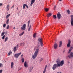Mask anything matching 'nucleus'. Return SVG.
Returning <instances> with one entry per match:
<instances>
[{
    "label": "nucleus",
    "instance_id": "obj_1",
    "mask_svg": "<svg viewBox=\"0 0 73 73\" xmlns=\"http://www.w3.org/2000/svg\"><path fill=\"white\" fill-rule=\"evenodd\" d=\"M39 46H38L37 48H38L36 50L34 54L32 56V58L33 59H35L37 57L38 55V51L39 50V49H39Z\"/></svg>",
    "mask_w": 73,
    "mask_h": 73
},
{
    "label": "nucleus",
    "instance_id": "obj_2",
    "mask_svg": "<svg viewBox=\"0 0 73 73\" xmlns=\"http://www.w3.org/2000/svg\"><path fill=\"white\" fill-rule=\"evenodd\" d=\"M20 54H21V52L18 53L17 54H15L14 55V57H15L16 58H17Z\"/></svg>",
    "mask_w": 73,
    "mask_h": 73
},
{
    "label": "nucleus",
    "instance_id": "obj_3",
    "mask_svg": "<svg viewBox=\"0 0 73 73\" xmlns=\"http://www.w3.org/2000/svg\"><path fill=\"white\" fill-rule=\"evenodd\" d=\"M21 30H25L26 29V24H24L22 26V27H21Z\"/></svg>",
    "mask_w": 73,
    "mask_h": 73
},
{
    "label": "nucleus",
    "instance_id": "obj_4",
    "mask_svg": "<svg viewBox=\"0 0 73 73\" xmlns=\"http://www.w3.org/2000/svg\"><path fill=\"white\" fill-rule=\"evenodd\" d=\"M58 65L56 64H55L53 65L52 68L53 70H55V69H56V68L58 67Z\"/></svg>",
    "mask_w": 73,
    "mask_h": 73
},
{
    "label": "nucleus",
    "instance_id": "obj_5",
    "mask_svg": "<svg viewBox=\"0 0 73 73\" xmlns=\"http://www.w3.org/2000/svg\"><path fill=\"white\" fill-rule=\"evenodd\" d=\"M38 41H39V42H40V45L41 46H43V43L42 42V38H39L38 39Z\"/></svg>",
    "mask_w": 73,
    "mask_h": 73
},
{
    "label": "nucleus",
    "instance_id": "obj_6",
    "mask_svg": "<svg viewBox=\"0 0 73 73\" xmlns=\"http://www.w3.org/2000/svg\"><path fill=\"white\" fill-rule=\"evenodd\" d=\"M57 17L58 19V20L60 19H61V17H62V16H61V15L60 14V12H58V13H57Z\"/></svg>",
    "mask_w": 73,
    "mask_h": 73
},
{
    "label": "nucleus",
    "instance_id": "obj_7",
    "mask_svg": "<svg viewBox=\"0 0 73 73\" xmlns=\"http://www.w3.org/2000/svg\"><path fill=\"white\" fill-rule=\"evenodd\" d=\"M56 62L57 65H58V66H60V59H58L57 60Z\"/></svg>",
    "mask_w": 73,
    "mask_h": 73
},
{
    "label": "nucleus",
    "instance_id": "obj_8",
    "mask_svg": "<svg viewBox=\"0 0 73 73\" xmlns=\"http://www.w3.org/2000/svg\"><path fill=\"white\" fill-rule=\"evenodd\" d=\"M71 17V24L72 26L73 25V15H71L70 16Z\"/></svg>",
    "mask_w": 73,
    "mask_h": 73
},
{
    "label": "nucleus",
    "instance_id": "obj_9",
    "mask_svg": "<svg viewBox=\"0 0 73 73\" xmlns=\"http://www.w3.org/2000/svg\"><path fill=\"white\" fill-rule=\"evenodd\" d=\"M68 57L69 58H70L71 57H73V52H71L70 53V54L68 56Z\"/></svg>",
    "mask_w": 73,
    "mask_h": 73
},
{
    "label": "nucleus",
    "instance_id": "obj_10",
    "mask_svg": "<svg viewBox=\"0 0 73 73\" xmlns=\"http://www.w3.org/2000/svg\"><path fill=\"white\" fill-rule=\"evenodd\" d=\"M47 68V65H46L44 66V68L43 72V73H45L46 71V68Z\"/></svg>",
    "mask_w": 73,
    "mask_h": 73
},
{
    "label": "nucleus",
    "instance_id": "obj_11",
    "mask_svg": "<svg viewBox=\"0 0 73 73\" xmlns=\"http://www.w3.org/2000/svg\"><path fill=\"white\" fill-rule=\"evenodd\" d=\"M70 42H71L70 40H69L68 44H67V47L69 48V47L70 46Z\"/></svg>",
    "mask_w": 73,
    "mask_h": 73
},
{
    "label": "nucleus",
    "instance_id": "obj_12",
    "mask_svg": "<svg viewBox=\"0 0 73 73\" xmlns=\"http://www.w3.org/2000/svg\"><path fill=\"white\" fill-rule=\"evenodd\" d=\"M64 64V60H62V61L60 62V66H62Z\"/></svg>",
    "mask_w": 73,
    "mask_h": 73
},
{
    "label": "nucleus",
    "instance_id": "obj_13",
    "mask_svg": "<svg viewBox=\"0 0 73 73\" xmlns=\"http://www.w3.org/2000/svg\"><path fill=\"white\" fill-rule=\"evenodd\" d=\"M57 44L55 43L54 44V49H57Z\"/></svg>",
    "mask_w": 73,
    "mask_h": 73
},
{
    "label": "nucleus",
    "instance_id": "obj_14",
    "mask_svg": "<svg viewBox=\"0 0 73 73\" xmlns=\"http://www.w3.org/2000/svg\"><path fill=\"white\" fill-rule=\"evenodd\" d=\"M24 66L25 68H28V64H27V62L25 61V62L24 63Z\"/></svg>",
    "mask_w": 73,
    "mask_h": 73
},
{
    "label": "nucleus",
    "instance_id": "obj_15",
    "mask_svg": "<svg viewBox=\"0 0 73 73\" xmlns=\"http://www.w3.org/2000/svg\"><path fill=\"white\" fill-rule=\"evenodd\" d=\"M31 2L30 4L31 6H32V4L35 2V0H31Z\"/></svg>",
    "mask_w": 73,
    "mask_h": 73
},
{
    "label": "nucleus",
    "instance_id": "obj_16",
    "mask_svg": "<svg viewBox=\"0 0 73 73\" xmlns=\"http://www.w3.org/2000/svg\"><path fill=\"white\" fill-rule=\"evenodd\" d=\"M73 49V47H71L70 48V49L68 51V54H69L71 52V51H72V50Z\"/></svg>",
    "mask_w": 73,
    "mask_h": 73
},
{
    "label": "nucleus",
    "instance_id": "obj_17",
    "mask_svg": "<svg viewBox=\"0 0 73 73\" xmlns=\"http://www.w3.org/2000/svg\"><path fill=\"white\" fill-rule=\"evenodd\" d=\"M52 16V13H49L47 15V16L48 17H50L51 16Z\"/></svg>",
    "mask_w": 73,
    "mask_h": 73
},
{
    "label": "nucleus",
    "instance_id": "obj_18",
    "mask_svg": "<svg viewBox=\"0 0 73 73\" xmlns=\"http://www.w3.org/2000/svg\"><path fill=\"white\" fill-rule=\"evenodd\" d=\"M62 41H60L59 42V47H61L62 46Z\"/></svg>",
    "mask_w": 73,
    "mask_h": 73
},
{
    "label": "nucleus",
    "instance_id": "obj_19",
    "mask_svg": "<svg viewBox=\"0 0 73 73\" xmlns=\"http://www.w3.org/2000/svg\"><path fill=\"white\" fill-rule=\"evenodd\" d=\"M14 65V63L13 62H12L11 63V68H13V65Z\"/></svg>",
    "mask_w": 73,
    "mask_h": 73
},
{
    "label": "nucleus",
    "instance_id": "obj_20",
    "mask_svg": "<svg viewBox=\"0 0 73 73\" xmlns=\"http://www.w3.org/2000/svg\"><path fill=\"white\" fill-rule=\"evenodd\" d=\"M33 67H31L29 69V72H31L32 70L33 69Z\"/></svg>",
    "mask_w": 73,
    "mask_h": 73
},
{
    "label": "nucleus",
    "instance_id": "obj_21",
    "mask_svg": "<svg viewBox=\"0 0 73 73\" xmlns=\"http://www.w3.org/2000/svg\"><path fill=\"white\" fill-rule=\"evenodd\" d=\"M13 51L15 52L16 51V50H17V47H16V46H15L13 48Z\"/></svg>",
    "mask_w": 73,
    "mask_h": 73
},
{
    "label": "nucleus",
    "instance_id": "obj_22",
    "mask_svg": "<svg viewBox=\"0 0 73 73\" xmlns=\"http://www.w3.org/2000/svg\"><path fill=\"white\" fill-rule=\"evenodd\" d=\"M6 8L7 9V11H9V5H7Z\"/></svg>",
    "mask_w": 73,
    "mask_h": 73
},
{
    "label": "nucleus",
    "instance_id": "obj_23",
    "mask_svg": "<svg viewBox=\"0 0 73 73\" xmlns=\"http://www.w3.org/2000/svg\"><path fill=\"white\" fill-rule=\"evenodd\" d=\"M12 54V51L10 50V51L9 52V53H8V56H10L11 54Z\"/></svg>",
    "mask_w": 73,
    "mask_h": 73
},
{
    "label": "nucleus",
    "instance_id": "obj_24",
    "mask_svg": "<svg viewBox=\"0 0 73 73\" xmlns=\"http://www.w3.org/2000/svg\"><path fill=\"white\" fill-rule=\"evenodd\" d=\"M53 18L54 19H57V16L55 15H53Z\"/></svg>",
    "mask_w": 73,
    "mask_h": 73
},
{
    "label": "nucleus",
    "instance_id": "obj_25",
    "mask_svg": "<svg viewBox=\"0 0 73 73\" xmlns=\"http://www.w3.org/2000/svg\"><path fill=\"white\" fill-rule=\"evenodd\" d=\"M37 34L36 33H34V34H33V36L34 38H36V35Z\"/></svg>",
    "mask_w": 73,
    "mask_h": 73
},
{
    "label": "nucleus",
    "instance_id": "obj_26",
    "mask_svg": "<svg viewBox=\"0 0 73 73\" xmlns=\"http://www.w3.org/2000/svg\"><path fill=\"white\" fill-rule=\"evenodd\" d=\"M24 32H23L22 33L19 34V36H22V35H24Z\"/></svg>",
    "mask_w": 73,
    "mask_h": 73
},
{
    "label": "nucleus",
    "instance_id": "obj_27",
    "mask_svg": "<svg viewBox=\"0 0 73 73\" xmlns=\"http://www.w3.org/2000/svg\"><path fill=\"white\" fill-rule=\"evenodd\" d=\"M67 13H68V14H70V11H69V10H67Z\"/></svg>",
    "mask_w": 73,
    "mask_h": 73
},
{
    "label": "nucleus",
    "instance_id": "obj_28",
    "mask_svg": "<svg viewBox=\"0 0 73 73\" xmlns=\"http://www.w3.org/2000/svg\"><path fill=\"white\" fill-rule=\"evenodd\" d=\"M4 34H5V32H2L1 35V36H3Z\"/></svg>",
    "mask_w": 73,
    "mask_h": 73
},
{
    "label": "nucleus",
    "instance_id": "obj_29",
    "mask_svg": "<svg viewBox=\"0 0 73 73\" xmlns=\"http://www.w3.org/2000/svg\"><path fill=\"white\" fill-rule=\"evenodd\" d=\"M21 60L22 61V62L23 63L24 62V59L23 58H22L21 59Z\"/></svg>",
    "mask_w": 73,
    "mask_h": 73
},
{
    "label": "nucleus",
    "instance_id": "obj_30",
    "mask_svg": "<svg viewBox=\"0 0 73 73\" xmlns=\"http://www.w3.org/2000/svg\"><path fill=\"white\" fill-rule=\"evenodd\" d=\"M49 9H48V8H46L45 9V11L46 12H48V11H49Z\"/></svg>",
    "mask_w": 73,
    "mask_h": 73
},
{
    "label": "nucleus",
    "instance_id": "obj_31",
    "mask_svg": "<svg viewBox=\"0 0 73 73\" xmlns=\"http://www.w3.org/2000/svg\"><path fill=\"white\" fill-rule=\"evenodd\" d=\"M9 16H10V14H9L6 16V19H7V18H8V17H9Z\"/></svg>",
    "mask_w": 73,
    "mask_h": 73
},
{
    "label": "nucleus",
    "instance_id": "obj_32",
    "mask_svg": "<svg viewBox=\"0 0 73 73\" xmlns=\"http://www.w3.org/2000/svg\"><path fill=\"white\" fill-rule=\"evenodd\" d=\"M25 6H26L25 4H23V9H25Z\"/></svg>",
    "mask_w": 73,
    "mask_h": 73
},
{
    "label": "nucleus",
    "instance_id": "obj_33",
    "mask_svg": "<svg viewBox=\"0 0 73 73\" xmlns=\"http://www.w3.org/2000/svg\"><path fill=\"white\" fill-rule=\"evenodd\" d=\"M7 40H8V37H6L5 38V42H6Z\"/></svg>",
    "mask_w": 73,
    "mask_h": 73
},
{
    "label": "nucleus",
    "instance_id": "obj_34",
    "mask_svg": "<svg viewBox=\"0 0 73 73\" xmlns=\"http://www.w3.org/2000/svg\"><path fill=\"white\" fill-rule=\"evenodd\" d=\"M3 64L0 63V68H1V67H3Z\"/></svg>",
    "mask_w": 73,
    "mask_h": 73
},
{
    "label": "nucleus",
    "instance_id": "obj_35",
    "mask_svg": "<svg viewBox=\"0 0 73 73\" xmlns=\"http://www.w3.org/2000/svg\"><path fill=\"white\" fill-rule=\"evenodd\" d=\"M30 23V21H29L28 22V26L29 27V24Z\"/></svg>",
    "mask_w": 73,
    "mask_h": 73
},
{
    "label": "nucleus",
    "instance_id": "obj_36",
    "mask_svg": "<svg viewBox=\"0 0 73 73\" xmlns=\"http://www.w3.org/2000/svg\"><path fill=\"white\" fill-rule=\"evenodd\" d=\"M9 23V19H8L6 21V23L7 24H8Z\"/></svg>",
    "mask_w": 73,
    "mask_h": 73
},
{
    "label": "nucleus",
    "instance_id": "obj_37",
    "mask_svg": "<svg viewBox=\"0 0 73 73\" xmlns=\"http://www.w3.org/2000/svg\"><path fill=\"white\" fill-rule=\"evenodd\" d=\"M31 25H30V27L28 31H31Z\"/></svg>",
    "mask_w": 73,
    "mask_h": 73
},
{
    "label": "nucleus",
    "instance_id": "obj_38",
    "mask_svg": "<svg viewBox=\"0 0 73 73\" xmlns=\"http://www.w3.org/2000/svg\"><path fill=\"white\" fill-rule=\"evenodd\" d=\"M5 35H3V37H2V39H3V40H4V39L5 38Z\"/></svg>",
    "mask_w": 73,
    "mask_h": 73
},
{
    "label": "nucleus",
    "instance_id": "obj_39",
    "mask_svg": "<svg viewBox=\"0 0 73 73\" xmlns=\"http://www.w3.org/2000/svg\"><path fill=\"white\" fill-rule=\"evenodd\" d=\"M3 27H4V28H5V27H6V24H3Z\"/></svg>",
    "mask_w": 73,
    "mask_h": 73
},
{
    "label": "nucleus",
    "instance_id": "obj_40",
    "mask_svg": "<svg viewBox=\"0 0 73 73\" xmlns=\"http://www.w3.org/2000/svg\"><path fill=\"white\" fill-rule=\"evenodd\" d=\"M23 44V45L25 44V43H24V42H22L21 43V45L22 44Z\"/></svg>",
    "mask_w": 73,
    "mask_h": 73
},
{
    "label": "nucleus",
    "instance_id": "obj_41",
    "mask_svg": "<svg viewBox=\"0 0 73 73\" xmlns=\"http://www.w3.org/2000/svg\"><path fill=\"white\" fill-rule=\"evenodd\" d=\"M9 25H7V29H9Z\"/></svg>",
    "mask_w": 73,
    "mask_h": 73
},
{
    "label": "nucleus",
    "instance_id": "obj_42",
    "mask_svg": "<svg viewBox=\"0 0 73 73\" xmlns=\"http://www.w3.org/2000/svg\"><path fill=\"white\" fill-rule=\"evenodd\" d=\"M43 60H44V59H43V58H41L40 60V62H41V61Z\"/></svg>",
    "mask_w": 73,
    "mask_h": 73
},
{
    "label": "nucleus",
    "instance_id": "obj_43",
    "mask_svg": "<svg viewBox=\"0 0 73 73\" xmlns=\"http://www.w3.org/2000/svg\"><path fill=\"white\" fill-rule=\"evenodd\" d=\"M3 72V70H0V73H2Z\"/></svg>",
    "mask_w": 73,
    "mask_h": 73
},
{
    "label": "nucleus",
    "instance_id": "obj_44",
    "mask_svg": "<svg viewBox=\"0 0 73 73\" xmlns=\"http://www.w3.org/2000/svg\"><path fill=\"white\" fill-rule=\"evenodd\" d=\"M17 48H19V44H17Z\"/></svg>",
    "mask_w": 73,
    "mask_h": 73
},
{
    "label": "nucleus",
    "instance_id": "obj_45",
    "mask_svg": "<svg viewBox=\"0 0 73 73\" xmlns=\"http://www.w3.org/2000/svg\"><path fill=\"white\" fill-rule=\"evenodd\" d=\"M25 5H26V7L27 8H28V6H27V5L26 4H25Z\"/></svg>",
    "mask_w": 73,
    "mask_h": 73
},
{
    "label": "nucleus",
    "instance_id": "obj_46",
    "mask_svg": "<svg viewBox=\"0 0 73 73\" xmlns=\"http://www.w3.org/2000/svg\"><path fill=\"white\" fill-rule=\"evenodd\" d=\"M56 6H54V10H55V8H56Z\"/></svg>",
    "mask_w": 73,
    "mask_h": 73
},
{
    "label": "nucleus",
    "instance_id": "obj_47",
    "mask_svg": "<svg viewBox=\"0 0 73 73\" xmlns=\"http://www.w3.org/2000/svg\"><path fill=\"white\" fill-rule=\"evenodd\" d=\"M2 5V3H0V6H1Z\"/></svg>",
    "mask_w": 73,
    "mask_h": 73
},
{
    "label": "nucleus",
    "instance_id": "obj_48",
    "mask_svg": "<svg viewBox=\"0 0 73 73\" xmlns=\"http://www.w3.org/2000/svg\"><path fill=\"white\" fill-rule=\"evenodd\" d=\"M23 55H22L21 56V57H23Z\"/></svg>",
    "mask_w": 73,
    "mask_h": 73
},
{
    "label": "nucleus",
    "instance_id": "obj_49",
    "mask_svg": "<svg viewBox=\"0 0 73 73\" xmlns=\"http://www.w3.org/2000/svg\"><path fill=\"white\" fill-rule=\"evenodd\" d=\"M13 7H14V6H13L11 8H13Z\"/></svg>",
    "mask_w": 73,
    "mask_h": 73
},
{
    "label": "nucleus",
    "instance_id": "obj_50",
    "mask_svg": "<svg viewBox=\"0 0 73 73\" xmlns=\"http://www.w3.org/2000/svg\"><path fill=\"white\" fill-rule=\"evenodd\" d=\"M62 0H59V1H62Z\"/></svg>",
    "mask_w": 73,
    "mask_h": 73
},
{
    "label": "nucleus",
    "instance_id": "obj_51",
    "mask_svg": "<svg viewBox=\"0 0 73 73\" xmlns=\"http://www.w3.org/2000/svg\"><path fill=\"white\" fill-rule=\"evenodd\" d=\"M17 10H18V9H19V8L17 7Z\"/></svg>",
    "mask_w": 73,
    "mask_h": 73
},
{
    "label": "nucleus",
    "instance_id": "obj_52",
    "mask_svg": "<svg viewBox=\"0 0 73 73\" xmlns=\"http://www.w3.org/2000/svg\"><path fill=\"white\" fill-rule=\"evenodd\" d=\"M15 29V28L14 27V28H13L14 29Z\"/></svg>",
    "mask_w": 73,
    "mask_h": 73
}]
</instances>
